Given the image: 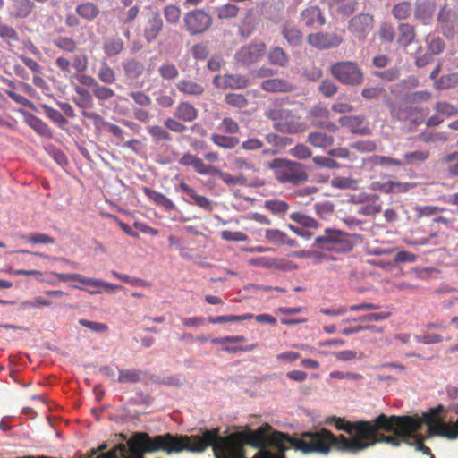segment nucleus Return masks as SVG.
Wrapping results in <instances>:
<instances>
[{
  "mask_svg": "<svg viewBox=\"0 0 458 458\" xmlns=\"http://www.w3.org/2000/svg\"><path fill=\"white\" fill-rule=\"evenodd\" d=\"M248 77L241 74L216 75L213 78V84L216 88L222 89H242L249 85Z\"/></svg>",
  "mask_w": 458,
  "mask_h": 458,
  "instance_id": "nucleus-15",
  "label": "nucleus"
},
{
  "mask_svg": "<svg viewBox=\"0 0 458 458\" xmlns=\"http://www.w3.org/2000/svg\"><path fill=\"white\" fill-rule=\"evenodd\" d=\"M148 134L156 140L158 141H171L172 136L170 133L160 125H153L148 127Z\"/></svg>",
  "mask_w": 458,
  "mask_h": 458,
  "instance_id": "nucleus-56",
  "label": "nucleus"
},
{
  "mask_svg": "<svg viewBox=\"0 0 458 458\" xmlns=\"http://www.w3.org/2000/svg\"><path fill=\"white\" fill-rule=\"evenodd\" d=\"M225 102L236 108H243L248 105V99L242 94L229 93L225 97Z\"/></svg>",
  "mask_w": 458,
  "mask_h": 458,
  "instance_id": "nucleus-59",
  "label": "nucleus"
},
{
  "mask_svg": "<svg viewBox=\"0 0 458 458\" xmlns=\"http://www.w3.org/2000/svg\"><path fill=\"white\" fill-rule=\"evenodd\" d=\"M143 376H145V373L140 369H120L117 381L119 383H138Z\"/></svg>",
  "mask_w": 458,
  "mask_h": 458,
  "instance_id": "nucleus-41",
  "label": "nucleus"
},
{
  "mask_svg": "<svg viewBox=\"0 0 458 458\" xmlns=\"http://www.w3.org/2000/svg\"><path fill=\"white\" fill-rule=\"evenodd\" d=\"M398 43L401 46L407 47L411 45L416 37L415 28L409 23H401L398 26Z\"/></svg>",
  "mask_w": 458,
  "mask_h": 458,
  "instance_id": "nucleus-34",
  "label": "nucleus"
},
{
  "mask_svg": "<svg viewBox=\"0 0 458 458\" xmlns=\"http://www.w3.org/2000/svg\"><path fill=\"white\" fill-rule=\"evenodd\" d=\"M129 455L124 458H145L146 454L165 452L167 454L183 451H199L200 445L191 446V436L166 433L151 437L147 432H135L127 440Z\"/></svg>",
  "mask_w": 458,
  "mask_h": 458,
  "instance_id": "nucleus-3",
  "label": "nucleus"
},
{
  "mask_svg": "<svg viewBox=\"0 0 458 458\" xmlns=\"http://www.w3.org/2000/svg\"><path fill=\"white\" fill-rule=\"evenodd\" d=\"M143 193L157 206L165 208L166 211H172L175 209L174 202L167 198L165 194L156 191L148 187L142 188Z\"/></svg>",
  "mask_w": 458,
  "mask_h": 458,
  "instance_id": "nucleus-24",
  "label": "nucleus"
},
{
  "mask_svg": "<svg viewBox=\"0 0 458 458\" xmlns=\"http://www.w3.org/2000/svg\"><path fill=\"white\" fill-rule=\"evenodd\" d=\"M174 116L183 122H192L198 117V110L189 102H181L174 111Z\"/></svg>",
  "mask_w": 458,
  "mask_h": 458,
  "instance_id": "nucleus-32",
  "label": "nucleus"
},
{
  "mask_svg": "<svg viewBox=\"0 0 458 458\" xmlns=\"http://www.w3.org/2000/svg\"><path fill=\"white\" fill-rule=\"evenodd\" d=\"M127 455H129L127 443H120L105 454L96 456L95 458H124V456Z\"/></svg>",
  "mask_w": 458,
  "mask_h": 458,
  "instance_id": "nucleus-52",
  "label": "nucleus"
},
{
  "mask_svg": "<svg viewBox=\"0 0 458 458\" xmlns=\"http://www.w3.org/2000/svg\"><path fill=\"white\" fill-rule=\"evenodd\" d=\"M444 162L447 164L448 173L453 176H458V151L445 156Z\"/></svg>",
  "mask_w": 458,
  "mask_h": 458,
  "instance_id": "nucleus-62",
  "label": "nucleus"
},
{
  "mask_svg": "<svg viewBox=\"0 0 458 458\" xmlns=\"http://www.w3.org/2000/svg\"><path fill=\"white\" fill-rule=\"evenodd\" d=\"M437 437L447 438L449 440H455L458 438V419L455 422L442 424L435 428Z\"/></svg>",
  "mask_w": 458,
  "mask_h": 458,
  "instance_id": "nucleus-37",
  "label": "nucleus"
},
{
  "mask_svg": "<svg viewBox=\"0 0 458 458\" xmlns=\"http://www.w3.org/2000/svg\"><path fill=\"white\" fill-rule=\"evenodd\" d=\"M54 45L60 50L72 54L78 49L77 42L68 37H58L54 40Z\"/></svg>",
  "mask_w": 458,
  "mask_h": 458,
  "instance_id": "nucleus-50",
  "label": "nucleus"
},
{
  "mask_svg": "<svg viewBox=\"0 0 458 458\" xmlns=\"http://www.w3.org/2000/svg\"><path fill=\"white\" fill-rule=\"evenodd\" d=\"M308 42L317 48L327 49L340 46L343 38L335 33L317 32L308 36Z\"/></svg>",
  "mask_w": 458,
  "mask_h": 458,
  "instance_id": "nucleus-17",
  "label": "nucleus"
},
{
  "mask_svg": "<svg viewBox=\"0 0 458 458\" xmlns=\"http://www.w3.org/2000/svg\"><path fill=\"white\" fill-rule=\"evenodd\" d=\"M437 26L444 36L453 38L458 31V14L446 5L440 8L437 14Z\"/></svg>",
  "mask_w": 458,
  "mask_h": 458,
  "instance_id": "nucleus-11",
  "label": "nucleus"
},
{
  "mask_svg": "<svg viewBox=\"0 0 458 458\" xmlns=\"http://www.w3.org/2000/svg\"><path fill=\"white\" fill-rule=\"evenodd\" d=\"M301 21L307 27H312L317 22L319 25H324L326 23V19L322 15L321 10L317 6H311L301 13Z\"/></svg>",
  "mask_w": 458,
  "mask_h": 458,
  "instance_id": "nucleus-29",
  "label": "nucleus"
},
{
  "mask_svg": "<svg viewBox=\"0 0 458 458\" xmlns=\"http://www.w3.org/2000/svg\"><path fill=\"white\" fill-rule=\"evenodd\" d=\"M290 218L307 229H318L319 226L318 222L315 218L302 212H293L290 215Z\"/></svg>",
  "mask_w": 458,
  "mask_h": 458,
  "instance_id": "nucleus-43",
  "label": "nucleus"
},
{
  "mask_svg": "<svg viewBox=\"0 0 458 458\" xmlns=\"http://www.w3.org/2000/svg\"><path fill=\"white\" fill-rule=\"evenodd\" d=\"M335 139L332 135L321 131H312L307 136V142L314 148H327L334 144Z\"/></svg>",
  "mask_w": 458,
  "mask_h": 458,
  "instance_id": "nucleus-30",
  "label": "nucleus"
},
{
  "mask_svg": "<svg viewBox=\"0 0 458 458\" xmlns=\"http://www.w3.org/2000/svg\"><path fill=\"white\" fill-rule=\"evenodd\" d=\"M311 123L314 126L327 130L329 132H335L338 131V125L329 120V110L321 105L313 106L310 111Z\"/></svg>",
  "mask_w": 458,
  "mask_h": 458,
  "instance_id": "nucleus-14",
  "label": "nucleus"
},
{
  "mask_svg": "<svg viewBox=\"0 0 458 458\" xmlns=\"http://www.w3.org/2000/svg\"><path fill=\"white\" fill-rule=\"evenodd\" d=\"M93 95L100 101H107L115 95L114 91L105 85L98 84L92 90Z\"/></svg>",
  "mask_w": 458,
  "mask_h": 458,
  "instance_id": "nucleus-60",
  "label": "nucleus"
},
{
  "mask_svg": "<svg viewBox=\"0 0 458 458\" xmlns=\"http://www.w3.org/2000/svg\"><path fill=\"white\" fill-rule=\"evenodd\" d=\"M213 176L219 177L227 186L245 185L247 179L243 175H233L216 167Z\"/></svg>",
  "mask_w": 458,
  "mask_h": 458,
  "instance_id": "nucleus-35",
  "label": "nucleus"
},
{
  "mask_svg": "<svg viewBox=\"0 0 458 458\" xmlns=\"http://www.w3.org/2000/svg\"><path fill=\"white\" fill-rule=\"evenodd\" d=\"M268 61L271 64L284 67L289 62V56L279 47H272L268 52Z\"/></svg>",
  "mask_w": 458,
  "mask_h": 458,
  "instance_id": "nucleus-42",
  "label": "nucleus"
},
{
  "mask_svg": "<svg viewBox=\"0 0 458 458\" xmlns=\"http://www.w3.org/2000/svg\"><path fill=\"white\" fill-rule=\"evenodd\" d=\"M53 276L57 278L61 282H72L76 281L81 284H96V282L89 280V277H84L80 274H64V273H56L53 272Z\"/></svg>",
  "mask_w": 458,
  "mask_h": 458,
  "instance_id": "nucleus-53",
  "label": "nucleus"
},
{
  "mask_svg": "<svg viewBox=\"0 0 458 458\" xmlns=\"http://www.w3.org/2000/svg\"><path fill=\"white\" fill-rule=\"evenodd\" d=\"M436 113L440 114L444 119L455 116L458 114V107L446 101H438L434 106Z\"/></svg>",
  "mask_w": 458,
  "mask_h": 458,
  "instance_id": "nucleus-46",
  "label": "nucleus"
},
{
  "mask_svg": "<svg viewBox=\"0 0 458 458\" xmlns=\"http://www.w3.org/2000/svg\"><path fill=\"white\" fill-rule=\"evenodd\" d=\"M218 130L225 134L234 135L239 133L240 125L233 118L225 117L218 125Z\"/></svg>",
  "mask_w": 458,
  "mask_h": 458,
  "instance_id": "nucleus-55",
  "label": "nucleus"
},
{
  "mask_svg": "<svg viewBox=\"0 0 458 458\" xmlns=\"http://www.w3.org/2000/svg\"><path fill=\"white\" fill-rule=\"evenodd\" d=\"M176 89L184 95L200 96L205 91V87L192 80L183 79L176 83Z\"/></svg>",
  "mask_w": 458,
  "mask_h": 458,
  "instance_id": "nucleus-31",
  "label": "nucleus"
},
{
  "mask_svg": "<svg viewBox=\"0 0 458 458\" xmlns=\"http://www.w3.org/2000/svg\"><path fill=\"white\" fill-rule=\"evenodd\" d=\"M219 442L228 445L229 447L238 451L245 455V445L260 449L259 451L266 450L267 446H272L278 450V454H274L275 456H285V452L293 448L299 451L295 446L294 442L299 441L300 437H293L289 434L274 430L269 424H264L258 429L252 430L247 428L242 431L233 432L226 437L219 435Z\"/></svg>",
  "mask_w": 458,
  "mask_h": 458,
  "instance_id": "nucleus-2",
  "label": "nucleus"
},
{
  "mask_svg": "<svg viewBox=\"0 0 458 458\" xmlns=\"http://www.w3.org/2000/svg\"><path fill=\"white\" fill-rule=\"evenodd\" d=\"M265 116L274 122V129L281 133L295 134L304 131L306 127L291 110L284 108H269Z\"/></svg>",
  "mask_w": 458,
  "mask_h": 458,
  "instance_id": "nucleus-7",
  "label": "nucleus"
},
{
  "mask_svg": "<svg viewBox=\"0 0 458 458\" xmlns=\"http://www.w3.org/2000/svg\"><path fill=\"white\" fill-rule=\"evenodd\" d=\"M42 109L44 110L46 115L55 123H56L60 128H64L67 123V119L58 110L49 106L48 105H42Z\"/></svg>",
  "mask_w": 458,
  "mask_h": 458,
  "instance_id": "nucleus-49",
  "label": "nucleus"
},
{
  "mask_svg": "<svg viewBox=\"0 0 458 458\" xmlns=\"http://www.w3.org/2000/svg\"><path fill=\"white\" fill-rule=\"evenodd\" d=\"M374 26V18L368 13H360L349 21V31L359 40H365Z\"/></svg>",
  "mask_w": 458,
  "mask_h": 458,
  "instance_id": "nucleus-12",
  "label": "nucleus"
},
{
  "mask_svg": "<svg viewBox=\"0 0 458 458\" xmlns=\"http://www.w3.org/2000/svg\"><path fill=\"white\" fill-rule=\"evenodd\" d=\"M125 76L129 79H137L144 72V64L135 59H129L123 63Z\"/></svg>",
  "mask_w": 458,
  "mask_h": 458,
  "instance_id": "nucleus-36",
  "label": "nucleus"
},
{
  "mask_svg": "<svg viewBox=\"0 0 458 458\" xmlns=\"http://www.w3.org/2000/svg\"><path fill=\"white\" fill-rule=\"evenodd\" d=\"M428 150H416L404 154L403 165H415L426 161L429 157Z\"/></svg>",
  "mask_w": 458,
  "mask_h": 458,
  "instance_id": "nucleus-48",
  "label": "nucleus"
},
{
  "mask_svg": "<svg viewBox=\"0 0 458 458\" xmlns=\"http://www.w3.org/2000/svg\"><path fill=\"white\" fill-rule=\"evenodd\" d=\"M260 88L267 92H291L294 87L284 79H269L266 80L261 83Z\"/></svg>",
  "mask_w": 458,
  "mask_h": 458,
  "instance_id": "nucleus-26",
  "label": "nucleus"
},
{
  "mask_svg": "<svg viewBox=\"0 0 458 458\" xmlns=\"http://www.w3.org/2000/svg\"><path fill=\"white\" fill-rule=\"evenodd\" d=\"M210 140L215 146L225 150L233 149L240 144L238 137L225 133H213L210 136Z\"/></svg>",
  "mask_w": 458,
  "mask_h": 458,
  "instance_id": "nucleus-28",
  "label": "nucleus"
},
{
  "mask_svg": "<svg viewBox=\"0 0 458 458\" xmlns=\"http://www.w3.org/2000/svg\"><path fill=\"white\" fill-rule=\"evenodd\" d=\"M221 238L227 242H246L249 239L248 235L242 232L230 230L222 231Z\"/></svg>",
  "mask_w": 458,
  "mask_h": 458,
  "instance_id": "nucleus-63",
  "label": "nucleus"
},
{
  "mask_svg": "<svg viewBox=\"0 0 458 458\" xmlns=\"http://www.w3.org/2000/svg\"><path fill=\"white\" fill-rule=\"evenodd\" d=\"M327 423H334L336 429L344 431L351 437H346L343 434L335 436L330 430L321 428L302 432L300 440L295 441L293 445L302 454H327L332 449L357 454L377 444L399 447V438L393 437L390 416L385 413H380L371 420L355 421L332 416L327 420Z\"/></svg>",
  "mask_w": 458,
  "mask_h": 458,
  "instance_id": "nucleus-1",
  "label": "nucleus"
},
{
  "mask_svg": "<svg viewBox=\"0 0 458 458\" xmlns=\"http://www.w3.org/2000/svg\"><path fill=\"white\" fill-rule=\"evenodd\" d=\"M411 4L410 2H400L393 6L392 14L399 21L406 20L411 13Z\"/></svg>",
  "mask_w": 458,
  "mask_h": 458,
  "instance_id": "nucleus-51",
  "label": "nucleus"
},
{
  "mask_svg": "<svg viewBox=\"0 0 458 458\" xmlns=\"http://www.w3.org/2000/svg\"><path fill=\"white\" fill-rule=\"evenodd\" d=\"M35 7V4L31 0H14L12 4L11 15L15 19H26Z\"/></svg>",
  "mask_w": 458,
  "mask_h": 458,
  "instance_id": "nucleus-25",
  "label": "nucleus"
},
{
  "mask_svg": "<svg viewBox=\"0 0 458 458\" xmlns=\"http://www.w3.org/2000/svg\"><path fill=\"white\" fill-rule=\"evenodd\" d=\"M251 263L259 265V266H262L265 267H269V268L275 267V268H279V269H283V270H291V269L297 268V266L293 261L284 260V259L268 260L266 258H259L256 260H252Z\"/></svg>",
  "mask_w": 458,
  "mask_h": 458,
  "instance_id": "nucleus-33",
  "label": "nucleus"
},
{
  "mask_svg": "<svg viewBox=\"0 0 458 458\" xmlns=\"http://www.w3.org/2000/svg\"><path fill=\"white\" fill-rule=\"evenodd\" d=\"M289 152L292 157L300 160L308 159L312 156V151L305 144H297L295 147L292 148Z\"/></svg>",
  "mask_w": 458,
  "mask_h": 458,
  "instance_id": "nucleus-61",
  "label": "nucleus"
},
{
  "mask_svg": "<svg viewBox=\"0 0 458 458\" xmlns=\"http://www.w3.org/2000/svg\"><path fill=\"white\" fill-rule=\"evenodd\" d=\"M238 13L239 7L233 4H226L216 8L217 17L221 20L234 18Z\"/></svg>",
  "mask_w": 458,
  "mask_h": 458,
  "instance_id": "nucleus-58",
  "label": "nucleus"
},
{
  "mask_svg": "<svg viewBox=\"0 0 458 458\" xmlns=\"http://www.w3.org/2000/svg\"><path fill=\"white\" fill-rule=\"evenodd\" d=\"M25 122L39 136L51 139L53 137L52 129L40 118L34 114H29L25 118Z\"/></svg>",
  "mask_w": 458,
  "mask_h": 458,
  "instance_id": "nucleus-27",
  "label": "nucleus"
},
{
  "mask_svg": "<svg viewBox=\"0 0 458 458\" xmlns=\"http://www.w3.org/2000/svg\"><path fill=\"white\" fill-rule=\"evenodd\" d=\"M265 240L267 242L278 246L298 247L296 240L292 239L288 234L279 229L268 228L265 230Z\"/></svg>",
  "mask_w": 458,
  "mask_h": 458,
  "instance_id": "nucleus-21",
  "label": "nucleus"
},
{
  "mask_svg": "<svg viewBox=\"0 0 458 458\" xmlns=\"http://www.w3.org/2000/svg\"><path fill=\"white\" fill-rule=\"evenodd\" d=\"M164 29V21L158 12L148 13L143 28V37L147 42H154Z\"/></svg>",
  "mask_w": 458,
  "mask_h": 458,
  "instance_id": "nucleus-18",
  "label": "nucleus"
},
{
  "mask_svg": "<svg viewBox=\"0 0 458 458\" xmlns=\"http://www.w3.org/2000/svg\"><path fill=\"white\" fill-rule=\"evenodd\" d=\"M436 11V4L433 2L420 0L415 3L414 17L423 24L430 23Z\"/></svg>",
  "mask_w": 458,
  "mask_h": 458,
  "instance_id": "nucleus-22",
  "label": "nucleus"
},
{
  "mask_svg": "<svg viewBox=\"0 0 458 458\" xmlns=\"http://www.w3.org/2000/svg\"><path fill=\"white\" fill-rule=\"evenodd\" d=\"M158 73L163 80L173 81L179 77V70L171 62L162 64L158 68Z\"/></svg>",
  "mask_w": 458,
  "mask_h": 458,
  "instance_id": "nucleus-47",
  "label": "nucleus"
},
{
  "mask_svg": "<svg viewBox=\"0 0 458 458\" xmlns=\"http://www.w3.org/2000/svg\"><path fill=\"white\" fill-rule=\"evenodd\" d=\"M343 127L348 128L352 133L365 134L368 131V122L362 115H345L339 119Z\"/></svg>",
  "mask_w": 458,
  "mask_h": 458,
  "instance_id": "nucleus-20",
  "label": "nucleus"
},
{
  "mask_svg": "<svg viewBox=\"0 0 458 458\" xmlns=\"http://www.w3.org/2000/svg\"><path fill=\"white\" fill-rule=\"evenodd\" d=\"M75 13L80 18L91 22L99 16L100 9L93 2L84 1L76 6Z\"/></svg>",
  "mask_w": 458,
  "mask_h": 458,
  "instance_id": "nucleus-23",
  "label": "nucleus"
},
{
  "mask_svg": "<svg viewBox=\"0 0 458 458\" xmlns=\"http://www.w3.org/2000/svg\"><path fill=\"white\" fill-rule=\"evenodd\" d=\"M337 89V86L328 79L323 80L318 87L319 92L326 98L334 96Z\"/></svg>",
  "mask_w": 458,
  "mask_h": 458,
  "instance_id": "nucleus-64",
  "label": "nucleus"
},
{
  "mask_svg": "<svg viewBox=\"0 0 458 458\" xmlns=\"http://www.w3.org/2000/svg\"><path fill=\"white\" fill-rule=\"evenodd\" d=\"M246 342V337L243 335H230L224 337H216L211 340V343L217 345H222V350L226 352L235 353L239 351L249 352L256 348L257 344H250L245 347L237 346L235 344Z\"/></svg>",
  "mask_w": 458,
  "mask_h": 458,
  "instance_id": "nucleus-16",
  "label": "nucleus"
},
{
  "mask_svg": "<svg viewBox=\"0 0 458 458\" xmlns=\"http://www.w3.org/2000/svg\"><path fill=\"white\" fill-rule=\"evenodd\" d=\"M331 75L344 85L358 86L363 82V72L353 61L336 62L330 66Z\"/></svg>",
  "mask_w": 458,
  "mask_h": 458,
  "instance_id": "nucleus-9",
  "label": "nucleus"
},
{
  "mask_svg": "<svg viewBox=\"0 0 458 458\" xmlns=\"http://www.w3.org/2000/svg\"><path fill=\"white\" fill-rule=\"evenodd\" d=\"M444 411H445L444 405L438 404L437 407L430 408L428 411L422 413L421 417L418 415H391L393 437L399 438L400 446L402 441H408V439L400 437H409L412 433L419 432L424 423L428 426V435L436 436L435 428L439 425L447 424L439 418V415Z\"/></svg>",
  "mask_w": 458,
  "mask_h": 458,
  "instance_id": "nucleus-4",
  "label": "nucleus"
},
{
  "mask_svg": "<svg viewBox=\"0 0 458 458\" xmlns=\"http://www.w3.org/2000/svg\"><path fill=\"white\" fill-rule=\"evenodd\" d=\"M98 80L105 84H114L116 81L114 71L107 64L106 60H102L97 72Z\"/></svg>",
  "mask_w": 458,
  "mask_h": 458,
  "instance_id": "nucleus-39",
  "label": "nucleus"
},
{
  "mask_svg": "<svg viewBox=\"0 0 458 458\" xmlns=\"http://www.w3.org/2000/svg\"><path fill=\"white\" fill-rule=\"evenodd\" d=\"M165 21L170 25H177L180 22L182 10L175 4H167L163 9Z\"/></svg>",
  "mask_w": 458,
  "mask_h": 458,
  "instance_id": "nucleus-44",
  "label": "nucleus"
},
{
  "mask_svg": "<svg viewBox=\"0 0 458 458\" xmlns=\"http://www.w3.org/2000/svg\"><path fill=\"white\" fill-rule=\"evenodd\" d=\"M183 24L191 36H196L208 31L213 24V19L203 9H194L184 14Z\"/></svg>",
  "mask_w": 458,
  "mask_h": 458,
  "instance_id": "nucleus-10",
  "label": "nucleus"
},
{
  "mask_svg": "<svg viewBox=\"0 0 458 458\" xmlns=\"http://www.w3.org/2000/svg\"><path fill=\"white\" fill-rule=\"evenodd\" d=\"M314 247L337 253H346L352 250L353 242L351 235L340 231L327 228L324 234L315 238Z\"/></svg>",
  "mask_w": 458,
  "mask_h": 458,
  "instance_id": "nucleus-8",
  "label": "nucleus"
},
{
  "mask_svg": "<svg viewBox=\"0 0 458 458\" xmlns=\"http://www.w3.org/2000/svg\"><path fill=\"white\" fill-rule=\"evenodd\" d=\"M251 318H253L252 313H246L243 315H223L215 318H209V322L212 324H219L225 322L244 321Z\"/></svg>",
  "mask_w": 458,
  "mask_h": 458,
  "instance_id": "nucleus-54",
  "label": "nucleus"
},
{
  "mask_svg": "<svg viewBox=\"0 0 458 458\" xmlns=\"http://www.w3.org/2000/svg\"><path fill=\"white\" fill-rule=\"evenodd\" d=\"M264 208L275 216H284L289 210L290 206L284 200L272 199L265 200Z\"/></svg>",
  "mask_w": 458,
  "mask_h": 458,
  "instance_id": "nucleus-38",
  "label": "nucleus"
},
{
  "mask_svg": "<svg viewBox=\"0 0 458 458\" xmlns=\"http://www.w3.org/2000/svg\"><path fill=\"white\" fill-rule=\"evenodd\" d=\"M267 46L263 42H253L242 47L235 54V60L244 65L257 62L264 54Z\"/></svg>",
  "mask_w": 458,
  "mask_h": 458,
  "instance_id": "nucleus-13",
  "label": "nucleus"
},
{
  "mask_svg": "<svg viewBox=\"0 0 458 458\" xmlns=\"http://www.w3.org/2000/svg\"><path fill=\"white\" fill-rule=\"evenodd\" d=\"M175 190L176 191H182L187 194V196L192 200H186L190 204H195L207 211L212 210V201L205 196L199 195L196 191L187 183L181 182L178 186L175 187Z\"/></svg>",
  "mask_w": 458,
  "mask_h": 458,
  "instance_id": "nucleus-19",
  "label": "nucleus"
},
{
  "mask_svg": "<svg viewBox=\"0 0 458 458\" xmlns=\"http://www.w3.org/2000/svg\"><path fill=\"white\" fill-rule=\"evenodd\" d=\"M446 209L445 208H441L438 206H418L415 208L416 216L418 218L422 217H429V216H435L437 214L445 211Z\"/></svg>",
  "mask_w": 458,
  "mask_h": 458,
  "instance_id": "nucleus-57",
  "label": "nucleus"
},
{
  "mask_svg": "<svg viewBox=\"0 0 458 458\" xmlns=\"http://www.w3.org/2000/svg\"><path fill=\"white\" fill-rule=\"evenodd\" d=\"M123 48L124 44L119 38H108L103 43V51L109 57L118 55Z\"/></svg>",
  "mask_w": 458,
  "mask_h": 458,
  "instance_id": "nucleus-40",
  "label": "nucleus"
},
{
  "mask_svg": "<svg viewBox=\"0 0 458 458\" xmlns=\"http://www.w3.org/2000/svg\"><path fill=\"white\" fill-rule=\"evenodd\" d=\"M275 179L283 184L299 185L308 180L305 165L287 158H275L267 163Z\"/></svg>",
  "mask_w": 458,
  "mask_h": 458,
  "instance_id": "nucleus-6",
  "label": "nucleus"
},
{
  "mask_svg": "<svg viewBox=\"0 0 458 458\" xmlns=\"http://www.w3.org/2000/svg\"><path fill=\"white\" fill-rule=\"evenodd\" d=\"M220 428L212 429L200 428L196 435H191V446L200 445L203 449L199 451H190V453H203L208 447H212L215 458H246V456L228 445L219 442ZM252 458H286L283 455L275 456L274 453L268 450L259 451Z\"/></svg>",
  "mask_w": 458,
  "mask_h": 458,
  "instance_id": "nucleus-5",
  "label": "nucleus"
},
{
  "mask_svg": "<svg viewBox=\"0 0 458 458\" xmlns=\"http://www.w3.org/2000/svg\"><path fill=\"white\" fill-rule=\"evenodd\" d=\"M282 35L293 46H299L302 41V33L293 26L285 25L282 30Z\"/></svg>",
  "mask_w": 458,
  "mask_h": 458,
  "instance_id": "nucleus-45",
  "label": "nucleus"
}]
</instances>
